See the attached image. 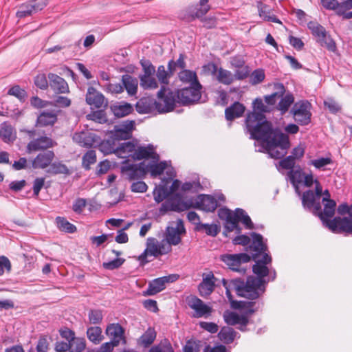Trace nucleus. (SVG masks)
<instances>
[{"mask_svg":"<svg viewBox=\"0 0 352 352\" xmlns=\"http://www.w3.org/2000/svg\"><path fill=\"white\" fill-rule=\"evenodd\" d=\"M245 126L250 138L261 140L265 150L272 158L280 159L287 153L290 146L288 135L278 128H274L265 114L248 112L245 119Z\"/></svg>","mask_w":352,"mask_h":352,"instance_id":"1","label":"nucleus"},{"mask_svg":"<svg viewBox=\"0 0 352 352\" xmlns=\"http://www.w3.org/2000/svg\"><path fill=\"white\" fill-rule=\"evenodd\" d=\"M331 195L328 190H324L322 198L324 208L322 210L321 204H317L315 208L314 215L318 216L322 224L334 233H352V219L350 217H335L336 203L330 198Z\"/></svg>","mask_w":352,"mask_h":352,"instance_id":"2","label":"nucleus"},{"mask_svg":"<svg viewBox=\"0 0 352 352\" xmlns=\"http://www.w3.org/2000/svg\"><path fill=\"white\" fill-rule=\"evenodd\" d=\"M252 243L248 247V250L252 254L255 264L252 266L253 272L257 276V278L263 279L270 274V269L267 265L271 263V256L265 253L267 245L263 242V236L256 232H252Z\"/></svg>","mask_w":352,"mask_h":352,"instance_id":"3","label":"nucleus"},{"mask_svg":"<svg viewBox=\"0 0 352 352\" xmlns=\"http://www.w3.org/2000/svg\"><path fill=\"white\" fill-rule=\"evenodd\" d=\"M265 281L264 279L257 278L250 276L246 281L241 278L232 280V285L238 296L250 300L259 298L265 291Z\"/></svg>","mask_w":352,"mask_h":352,"instance_id":"4","label":"nucleus"},{"mask_svg":"<svg viewBox=\"0 0 352 352\" xmlns=\"http://www.w3.org/2000/svg\"><path fill=\"white\" fill-rule=\"evenodd\" d=\"M302 182L307 187H311L314 184H315L314 191L312 190H307L302 193V204L305 210L311 211L313 214L315 212L316 205L320 204V200L322 201L324 191H322V188L318 179H314L312 173L305 175Z\"/></svg>","mask_w":352,"mask_h":352,"instance_id":"5","label":"nucleus"},{"mask_svg":"<svg viewBox=\"0 0 352 352\" xmlns=\"http://www.w3.org/2000/svg\"><path fill=\"white\" fill-rule=\"evenodd\" d=\"M177 103H179L177 90H172L169 87L161 86L157 92L156 110L160 113L170 112L173 111Z\"/></svg>","mask_w":352,"mask_h":352,"instance_id":"6","label":"nucleus"},{"mask_svg":"<svg viewBox=\"0 0 352 352\" xmlns=\"http://www.w3.org/2000/svg\"><path fill=\"white\" fill-rule=\"evenodd\" d=\"M30 138H33L26 146V153L32 154L38 151H48L57 145V142L47 135H40L34 138L37 135L36 130H25Z\"/></svg>","mask_w":352,"mask_h":352,"instance_id":"7","label":"nucleus"},{"mask_svg":"<svg viewBox=\"0 0 352 352\" xmlns=\"http://www.w3.org/2000/svg\"><path fill=\"white\" fill-rule=\"evenodd\" d=\"M311 103L306 100H300L294 104L291 113L298 124L303 126L310 123L311 116Z\"/></svg>","mask_w":352,"mask_h":352,"instance_id":"8","label":"nucleus"},{"mask_svg":"<svg viewBox=\"0 0 352 352\" xmlns=\"http://www.w3.org/2000/svg\"><path fill=\"white\" fill-rule=\"evenodd\" d=\"M202 89L201 85L200 86L190 85L188 87H184L177 90L179 104L182 105H189L197 102L201 98V91Z\"/></svg>","mask_w":352,"mask_h":352,"instance_id":"9","label":"nucleus"},{"mask_svg":"<svg viewBox=\"0 0 352 352\" xmlns=\"http://www.w3.org/2000/svg\"><path fill=\"white\" fill-rule=\"evenodd\" d=\"M121 171L130 181L142 179L147 173V166L144 162L138 164H130L129 160H124L121 164Z\"/></svg>","mask_w":352,"mask_h":352,"instance_id":"10","label":"nucleus"},{"mask_svg":"<svg viewBox=\"0 0 352 352\" xmlns=\"http://www.w3.org/2000/svg\"><path fill=\"white\" fill-rule=\"evenodd\" d=\"M186 300L188 307L194 311L192 317L208 318L211 316L213 311L212 307L204 303L196 296H190Z\"/></svg>","mask_w":352,"mask_h":352,"instance_id":"11","label":"nucleus"},{"mask_svg":"<svg viewBox=\"0 0 352 352\" xmlns=\"http://www.w3.org/2000/svg\"><path fill=\"white\" fill-rule=\"evenodd\" d=\"M251 256L247 253L239 254H226L221 256V260L228 266V267L236 272L243 271L245 273V269L241 267L243 263H248Z\"/></svg>","mask_w":352,"mask_h":352,"instance_id":"12","label":"nucleus"},{"mask_svg":"<svg viewBox=\"0 0 352 352\" xmlns=\"http://www.w3.org/2000/svg\"><path fill=\"white\" fill-rule=\"evenodd\" d=\"M72 139L80 146L87 148H96L100 143V137L89 130L76 132L73 135Z\"/></svg>","mask_w":352,"mask_h":352,"instance_id":"13","label":"nucleus"},{"mask_svg":"<svg viewBox=\"0 0 352 352\" xmlns=\"http://www.w3.org/2000/svg\"><path fill=\"white\" fill-rule=\"evenodd\" d=\"M190 208V204L183 200L180 193H175L161 205L160 211L162 213L168 211L182 212Z\"/></svg>","mask_w":352,"mask_h":352,"instance_id":"14","label":"nucleus"},{"mask_svg":"<svg viewBox=\"0 0 352 352\" xmlns=\"http://www.w3.org/2000/svg\"><path fill=\"white\" fill-rule=\"evenodd\" d=\"M178 274H173L155 278L148 283L147 289L144 292V296H153L166 288V284L173 283L179 278Z\"/></svg>","mask_w":352,"mask_h":352,"instance_id":"15","label":"nucleus"},{"mask_svg":"<svg viewBox=\"0 0 352 352\" xmlns=\"http://www.w3.org/2000/svg\"><path fill=\"white\" fill-rule=\"evenodd\" d=\"M135 126L133 120H126L119 126H115L114 129L111 131V136L117 142L120 140H126L131 137L132 131Z\"/></svg>","mask_w":352,"mask_h":352,"instance_id":"16","label":"nucleus"},{"mask_svg":"<svg viewBox=\"0 0 352 352\" xmlns=\"http://www.w3.org/2000/svg\"><path fill=\"white\" fill-rule=\"evenodd\" d=\"M223 319L228 325L234 326L239 324L238 329L241 331L247 330L246 326L249 323V320L245 315H239L234 311H226L223 314Z\"/></svg>","mask_w":352,"mask_h":352,"instance_id":"17","label":"nucleus"},{"mask_svg":"<svg viewBox=\"0 0 352 352\" xmlns=\"http://www.w3.org/2000/svg\"><path fill=\"white\" fill-rule=\"evenodd\" d=\"M151 160L153 162H157L160 160V155L156 152L155 147L148 144L146 146L138 145L134 160Z\"/></svg>","mask_w":352,"mask_h":352,"instance_id":"18","label":"nucleus"},{"mask_svg":"<svg viewBox=\"0 0 352 352\" xmlns=\"http://www.w3.org/2000/svg\"><path fill=\"white\" fill-rule=\"evenodd\" d=\"M55 157L53 151L40 152L32 161V167L34 169H45L50 167Z\"/></svg>","mask_w":352,"mask_h":352,"instance_id":"19","label":"nucleus"},{"mask_svg":"<svg viewBox=\"0 0 352 352\" xmlns=\"http://www.w3.org/2000/svg\"><path fill=\"white\" fill-rule=\"evenodd\" d=\"M86 102L88 104L96 108H101L107 104L104 96L94 87H89L86 94Z\"/></svg>","mask_w":352,"mask_h":352,"instance_id":"20","label":"nucleus"},{"mask_svg":"<svg viewBox=\"0 0 352 352\" xmlns=\"http://www.w3.org/2000/svg\"><path fill=\"white\" fill-rule=\"evenodd\" d=\"M218 206L217 199L210 195H199L196 199V207L206 212H214Z\"/></svg>","mask_w":352,"mask_h":352,"instance_id":"21","label":"nucleus"},{"mask_svg":"<svg viewBox=\"0 0 352 352\" xmlns=\"http://www.w3.org/2000/svg\"><path fill=\"white\" fill-rule=\"evenodd\" d=\"M50 86L57 94H66L69 92V86L64 78L54 73L48 74Z\"/></svg>","mask_w":352,"mask_h":352,"instance_id":"22","label":"nucleus"},{"mask_svg":"<svg viewBox=\"0 0 352 352\" xmlns=\"http://www.w3.org/2000/svg\"><path fill=\"white\" fill-rule=\"evenodd\" d=\"M214 280V276L212 272L203 277L202 281L198 285V290L201 296L207 297L212 293L215 287Z\"/></svg>","mask_w":352,"mask_h":352,"instance_id":"23","label":"nucleus"},{"mask_svg":"<svg viewBox=\"0 0 352 352\" xmlns=\"http://www.w3.org/2000/svg\"><path fill=\"white\" fill-rule=\"evenodd\" d=\"M153 256L154 257H157L160 256V250L159 248V241H157L155 239L149 238L147 242V247L144 251V252L140 255L139 260L142 263H146L149 262L150 261L147 259V256Z\"/></svg>","mask_w":352,"mask_h":352,"instance_id":"24","label":"nucleus"},{"mask_svg":"<svg viewBox=\"0 0 352 352\" xmlns=\"http://www.w3.org/2000/svg\"><path fill=\"white\" fill-rule=\"evenodd\" d=\"M106 333L115 344H119L122 341L125 342L124 329L118 323L109 324L107 327Z\"/></svg>","mask_w":352,"mask_h":352,"instance_id":"25","label":"nucleus"},{"mask_svg":"<svg viewBox=\"0 0 352 352\" xmlns=\"http://www.w3.org/2000/svg\"><path fill=\"white\" fill-rule=\"evenodd\" d=\"M137 146V144H134L131 142H123L122 144L119 143L116 155L125 160H129V158H131L134 160Z\"/></svg>","mask_w":352,"mask_h":352,"instance_id":"26","label":"nucleus"},{"mask_svg":"<svg viewBox=\"0 0 352 352\" xmlns=\"http://www.w3.org/2000/svg\"><path fill=\"white\" fill-rule=\"evenodd\" d=\"M167 174L170 176L169 179L166 180V183L161 184L153 190L154 199L157 203L162 202L164 199L168 197L170 195L168 190L167 183L175 177V173L173 170L167 171Z\"/></svg>","mask_w":352,"mask_h":352,"instance_id":"27","label":"nucleus"},{"mask_svg":"<svg viewBox=\"0 0 352 352\" xmlns=\"http://www.w3.org/2000/svg\"><path fill=\"white\" fill-rule=\"evenodd\" d=\"M57 120V114L54 110L43 111L36 119V126H47L53 125Z\"/></svg>","mask_w":352,"mask_h":352,"instance_id":"28","label":"nucleus"},{"mask_svg":"<svg viewBox=\"0 0 352 352\" xmlns=\"http://www.w3.org/2000/svg\"><path fill=\"white\" fill-rule=\"evenodd\" d=\"M111 111L117 118H122L131 113L133 106L125 102H118L111 106Z\"/></svg>","mask_w":352,"mask_h":352,"instance_id":"29","label":"nucleus"},{"mask_svg":"<svg viewBox=\"0 0 352 352\" xmlns=\"http://www.w3.org/2000/svg\"><path fill=\"white\" fill-rule=\"evenodd\" d=\"M245 111V107L239 102H234L225 110V117L228 120H233L241 117Z\"/></svg>","mask_w":352,"mask_h":352,"instance_id":"30","label":"nucleus"},{"mask_svg":"<svg viewBox=\"0 0 352 352\" xmlns=\"http://www.w3.org/2000/svg\"><path fill=\"white\" fill-rule=\"evenodd\" d=\"M156 100L151 98L144 97L137 102L135 108L140 113H149L156 109Z\"/></svg>","mask_w":352,"mask_h":352,"instance_id":"31","label":"nucleus"},{"mask_svg":"<svg viewBox=\"0 0 352 352\" xmlns=\"http://www.w3.org/2000/svg\"><path fill=\"white\" fill-rule=\"evenodd\" d=\"M255 305V302H232V307L241 310L242 311L241 314L247 316L248 319L258 309V307L256 309L254 308Z\"/></svg>","mask_w":352,"mask_h":352,"instance_id":"32","label":"nucleus"},{"mask_svg":"<svg viewBox=\"0 0 352 352\" xmlns=\"http://www.w3.org/2000/svg\"><path fill=\"white\" fill-rule=\"evenodd\" d=\"M16 138L14 128L8 122L1 124V140L6 143H12Z\"/></svg>","mask_w":352,"mask_h":352,"instance_id":"33","label":"nucleus"},{"mask_svg":"<svg viewBox=\"0 0 352 352\" xmlns=\"http://www.w3.org/2000/svg\"><path fill=\"white\" fill-rule=\"evenodd\" d=\"M239 214L238 213V208L234 212H231L228 219L226 220L225 228L228 232L236 230V232L239 234L241 232V228L239 226Z\"/></svg>","mask_w":352,"mask_h":352,"instance_id":"34","label":"nucleus"},{"mask_svg":"<svg viewBox=\"0 0 352 352\" xmlns=\"http://www.w3.org/2000/svg\"><path fill=\"white\" fill-rule=\"evenodd\" d=\"M209 0H200L194 7L190 8V14L194 18H201L210 10Z\"/></svg>","mask_w":352,"mask_h":352,"instance_id":"35","label":"nucleus"},{"mask_svg":"<svg viewBox=\"0 0 352 352\" xmlns=\"http://www.w3.org/2000/svg\"><path fill=\"white\" fill-rule=\"evenodd\" d=\"M119 142H117L113 138L111 135L107 140L102 141L98 146L100 150L104 154L108 155L115 153L116 155L117 148H118Z\"/></svg>","mask_w":352,"mask_h":352,"instance_id":"36","label":"nucleus"},{"mask_svg":"<svg viewBox=\"0 0 352 352\" xmlns=\"http://www.w3.org/2000/svg\"><path fill=\"white\" fill-rule=\"evenodd\" d=\"M122 86L130 96H134L138 91V80L130 75L124 74L122 76Z\"/></svg>","mask_w":352,"mask_h":352,"instance_id":"37","label":"nucleus"},{"mask_svg":"<svg viewBox=\"0 0 352 352\" xmlns=\"http://www.w3.org/2000/svg\"><path fill=\"white\" fill-rule=\"evenodd\" d=\"M178 77L184 83H189L190 85H197V87L201 85L197 78V74L194 71L183 69L179 73Z\"/></svg>","mask_w":352,"mask_h":352,"instance_id":"38","label":"nucleus"},{"mask_svg":"<svg viewBox=\"0 0 352 352\" xmlns=\"http://www.w3.org/2000/svg\"><path fill=\"white\" fill-rule=\"evenodd\" d=\"M275 92L265 96V101L269 105H274L276 104L278 99L283 96L285 93V88L283 83H275L274 85Z\"/></svg>","mask_w":352,"mask_h":352,"instance_id":"39","label":"nucleus"},{"mask_svg":"<svg viewBox=\"0 0 352 352\" xmlns=\"http://www.w3.org/2000/svg\"><path fill=\"white\" fill-rule=\"evenodd\" d=\"M236 335L234 329L230 327H223L218 333L219 340L226 344L232 343Z\"/></svg>","mask_w":352,"mask_h":352,"instance_id":"40","label":"nucleus"},{"mask_svg":"<svg viewBox=\"0 0 352 352\" xmlns=\"http://www.w3.org/2000/svg\"><path fill=\"white\" fill-rule=\"evenodd\" d=\"M280 100L276 105V109L280 111L281 115H284L294 102V97L292 94L287 93L280 98Z\"/></svg>","mask_w":352,"mask_h":352,"instance_id":"41","label":"nucleus"},{"mask_svg":"<svg viewBox=\"0 0 352 352\" xmlns=\"http://www.w3.org/2000/svg\"><path fill=\"white\" fill-rule=\"evenodd\" d=\"M156 335L154 328L148 327L139 338L138 344L144 347L149 346L155 340Z\"/></svg>","mask_w":352,"mask_h":352,"instance_id":"42","label":"nucleus"},{"mask_svg":"<svg viewBox=\"0 0 352 352\" xmlns=\"http://www.w3.org/2000/svg\"><path fill=\"white\" fill-rule=\"evenodd\" d=\"M87 336L89 341L98 344L104 339L102 329L100 327H90L87 329Z\"/></svg>","mask_w":352,"mask_h":352,"instance_id":"43","label":"nucleus"},{"mask_svg":"<svg viewBox=\"0 0 352 352\" xmlns=\"http://www.w3.org/2000/svg\"><path fill=\"white\" fill-rule=\"evenodd\" d=\"M258 9L259 16L265 21L281 23V21L275 15H270V10L268 6L259 2Z\"/></svg>","mask_w":352,"mask_h":352,"instance_id":"44","label":"nucleus"},{"mask_svg":"<svg viewBox=\"0 0 352 352\" xmlns=\"http://www.w3.org/2000/svg\"><path fill=\"white\" fill-rule=\"evenodd\" d=\"M291 183L296 187L301 184L304 177V173L300 166H296L294 169L289 170L287 174Z\"/></svg>","mask_w":352,"mask_h":352,"instance_id":"45","label":"nucleus"},{"mask_svg":"<svg viewBox=\"0 0 352 352\" xmlns=\"http://www.w3.org/2000/svg\"><path fill=\"white\" fill-rule=\"evenodd\" d=\"M180 235L177 229H174L173 227H167L166 240L169 245H177L179 244L182 241Z\"/></svg>","mask_w":352,"mask_h":352,"instance_id":"46","label":"nucleus"},{"mask_svg":"<svg viewBox=\"0 0 352 352\" xmlns=\"http://www.w3.org/2000/svg\"><path fill=\"white\" fill-rule=\"evenodd\" d=\"M47 172L51 175H69L70 173L67 166L60 162H52Z\"/></svg>","mask_w":352,"mask_h":352,"instance_id":"47","label":"nucleus"},{"mask_svg":"<svg viewBox=\"0 0 352 352\" xmlns=\"http://www.w3.org/2000/svg\"><path fill=\"white\" fill-rule=\"evenodd\" d=\"M56 223L58 228L67 233H74L76 231V227L69 222L65 217H57L56 218Z\"/></svg>","mask_w":352,"mask_h":352,"instance_id":"48","label":"nucleus"},{"mask_svg":"<svg viewBox=\"0 0 352 352\" xmlns=\"http://www.w3.org/2000/svg\"><path fill=\"white\" fill-rule=\"evenodd\" d=\"M217 80L223 85H229L234 80V76L231 72L219 68L217 75Z\"/></svg>","mask_w":352,"mask_h":352,"instance_id":"49","label":"nucleus"},{"mask_svg":"<svg viewBox=\"0 0 352 352\" xmlns=\"http://www.w3.org/2000/svg\"><path fill=\"white\" fill-rule=\"evenodd\" d=\"M146 166L147 170H148L150 171L151 176L155 177L164 173V170L168 166V164L166 161H162L159 163L157 162H153V164H150Z\"/></svg>","mask_w":352,"mask_h":352,"instance_id":"50","label":"nucleus"},{"mask_svg":"<svg viewBox=\"0 0 352 352\" xmlns=\"http://www.w3.org/2000/svg\"><path fill=\"white\" fill-rule=\"evenodd\" d=\"M156 76L162 86L166 87L169 84L170 78L172 75L166 70L164 65H160L156 72Z\"/></svg>","mask_w":352,"mask_h":352,"instance_id":"51","label":"nucleus"},{"mask_svg":"<svg viewBox=\"0 0 352 352\" xmlns=\"http://www.w3.org/2000/svg\"><path fill=\"white\" fill-rule=\"evenodd\" d=\"M333 164V160L331 157H319L317 159L311 160L308 162V165L313 166L318 170H324V167Z\"/></svg>","mask_w":352,"mask_h":352,"instance_id":"52","label":"nucleus"},{"mask_svg":"<svg viewBox=\"0 0 352 352\" xmlns=\"http://www.w3.org/2000/svg\"><path fill=\"white\" fill-rule=\"evenodd\" d=\"M69 344L70 352H82L86 347V341L84 338L75 336Z\"/></svg>","mask_w":352,"mask_h":352,"instance_id":"53","label":"nucleus"},{"mask_svg":"<svg viewBox=\"0 0 352 352\" xmlns=\"http://www.w3.org/2000/svg\"><path fill=\"white\" fill-rule=\"evenodd\" d=\"M96 153L94 150H89L82 156V165L85 170H89L90 166L96 162Z\"/></svg>","mask_w":352,"mask_h":352,"instance_id":"54","label":"nucleus"},{"mask_svg":"<svg viewBox=\"0 0 352 352\" xmlns=\"http://www.w3.org/2000/svg\"><path fill=\"white\" fill-rule=\"evenodd\" d=\"M317 42L330 52H334L336 50V43L327 32L324 34V36L317 40Z\"/></svg>","mask_w":352,"mask_h":352,"instance_id":"55","label":"nucleus"},{"mask_svg":"<svg viewBox=\"0 0 352 352\" xmlns=\"http://www.w3.org/2000/svg\"><path fill=\"white\" fill-rule=\"evenodd\" d=\"M307 27L311 30L313 36L316 37V41L324 36V34L327 32L323 26L314 21L309 22Z\"/></svg>","mask_w":352,"mask_h":352,"instance_id":"56","label":"nucleus"},{"mask_svg":"<svg viewBox=\"0 0 352 352\" xmlns=\"http://www.w3.org/2000/svg\"><path fill=\"white\" fill-rule=\"evenodd\" d=\"M140 86L145 89H155L158 87V82L154 76H140Z\"/></svg>","mask_w":352,"mask_h":352,"instance_id":"57","label":"nucleus"},{"mask_svg":"<svg viewBox=\"0 0 352 352\" xmlns=\"http://www.w3.org/2000/svg\"><path fill=\"white\" fill-rule=\"evenodd\" d=\"M148 352H174V350L171 344L167 340H164L159 344L153 346Z\"/></svg>","mask_w":352,"mask_h":352,"instance_id":"58","label":"nucleus"},{"mask_svg":"<svg viewBox=\"0 0 352 352\" xmlns=\"http://www.w3.org/2000/svg\"><path fill=\"white\" fill-rule=\"evenodd\" d=\"M265 77L264 70L263 69H256L250 74V83L252 85H258L264 80Z\"/></svg>","mask_w":352,"mask_h":352,"instance_id":"59","label":"nucleus"},{"mask_svg":"<svg viewBox=\"0 0 352 352\" xmlns=\"http://www.w3.org/2000/svg\"><path fill=\"white\" fill-rule=\"evenodd\" d=\"M103 319L102 311L100 309H91L88 313V320L90 324H99Z\"/></svg>","mask_w":352,"mask_h":352,"instance_id":"60","label":"nucleus"},{"mask_svg":"<svg viewBox=\"0 0 352 352\" xmlns=\"http://www.w3.org/2000/svg\"><path fill=\"white\" fill-rule=\"evenodd\" d=\"M295 164L296 160L293 158V156L289 155L278 162V166L277 168L278 170L282 168L285 170H289V171L296 167Z\"/></svg>","mask_w":352,"mask_h":352,"instance_id":"61","label":"nucleus"},{"mask_svg":"<svg viewBox=\"0 0 352 352\" xmlns=\"http://www.w3.org/2000/svg\"><path fill=\"white\" fill-rule=\"evenodd\" d=\"M7 95L14 96L20 100H25L27 97L26 91L19 85H14L10 88L7 92Z\"/></svg>","mask_w":352,"mask_h":352,"instance_id":"62","label":"nucleus"},{"mask_svg":"<svg viewBox=\"0 0 352 352\" xmlns=\"http://www.w3.org/2000/svg\"><path fill=\"white\" fill-rule=\"evenodd\" d=\"M34 12L30 2L22 4L16 12V16L19 19L26 17Z\"/></svg>","mask_w":352,"mask_h":352,"instance_id":"63","label":"nucleus"},{"mask_svg":"<svg viewBox=\"0 0 352 352\" xmlns=\"http://www.w3.org/2000/svg\"><path fill=\"white\" fill-rule=\"evenodd\" d=\"M239 221H241L247 229H253L254 225L248 214L241 208H238Z\"/></svg>","mask_w":352,"mask_h":352,"instance_id":"64","label":"nucleus"}]
</instances>
